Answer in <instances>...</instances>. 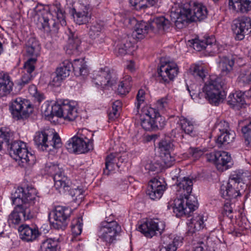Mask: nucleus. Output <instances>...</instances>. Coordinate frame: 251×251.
<instances>
[{
    "label": "nucleus",
    "mask_w": 251,
    "mask_h": 251,
    "mask_svg": "<svg viewBox=\"0 0 251 251\" xmlns=\"http://www.w3.org/2000/svg\"><path fill=\"white\" fill-rule=\"evenodd\" d=\"M118 158L115 153L108 155L105 158V168L103 169V173L105 175H109L111 171L120 167V162H117Z\"/></svg>",
    "instance_id": "nucleus-33"
},
{
    "label": "nucleus",
    "mask_w": 251,
    "mask_h": 251,
    "mask_svg": "<svg viewBox=\"0 0 251 251\" xmlns=\"http://www.w3.org/2000/svg\"><path fill=\"white\" fill-rule=\"evenodd\" d=\"M206 159L213 163L218 170L224 171L228 168V164L231 161V156L229 153L224 151H218L207 153Z\"/></svg>",
    "instance_id": "nucleus-19"
},
{
    "label": "nucleus",
    "mask_w": 251,
    "mask_h": 251,
    "mask_svg": "<svg viewBox=\"0 0 251 251\" xmlns=\"http://www.w3.org/2000/svg\"><path fill=\"white\" fill-rule=\"evenodd\" d=\"M10 109L13 117L17 120L28 117L32 111L29 102L21 98H17L11 101Z\"/></svg>",
    "instance_id": "nucleus-16"
},
{
    "label": "nucleus",
    "mask_w": 251,
    "mask_h": 251,
    "mask_svg": "<svg viewBox=\"0 0 251 251\" xmlns=\"http://www.w3.org/2000/svg\"><path fill=\"white\" fill-rule=\"evenodd\" d=\"M171 26V22L165 17H156L151 19L148 23L142 22L137 24L132 36L140 39H142L148 33L164 34L168 31Z\"/></svg>",
    "instance_id": "nucleus-4"
},
{
    "label": "nucleus",
    "mask_w": 251,
    "mask_h": 251,
    "mask_svg": "<svg viewBox=\"0 0 251 251\" xmlns=\"http://www.w3.org/2000/svg\"><path fill=\"white\" fill-rule=\"evenodd\" d=\"M121 231V226L114 220H105L100 223L98 236L106 243L111 244L116 240V237Z\"/></svg>",
    "instance_id": "nucleus-12"
},
{
    "label": "nucleus",
    "mask_w": 251,
    "mask_h": 251,
    "mask_svg": "<svg viewBox=\"0 0 251 251\" xmlns=\"http://www.w3.org/2000/svg\"><path fill=\"white\" fill-rule=\"evenodd\" d=\"M162 240L166 251H176L178 246L180 243L178 239L173 238L170 236H164Z\"/></svg>",
    "instance_id": "nucleus-37"
},
{
    "label": "nucleus",
    "mask_w": 251,
    "mask_h": 251,
    "mask_svg": "<svg viewBox=\"0 0 251 251\" xmlns=\"http://www.w3.org/2000/svg\"><path fill=\"white\" fill-rule=\"evenodd\" d=\"M165 227V223L164 221L154 219L140 225L138 227V230L147 237L151 238L157 234H161Z\"/></svg>",
    "instance_id": "nucleus-17"
},
{
    "label": "nucleus",
    "mask_w": 251,
    "mask_h": 251,
    "mask_svg": "<svg viewBox=\"0 0 251 251\" xmlns=\"http://www.w3.org/2000/svg\"><path fill=\"white\" fill-rule=\"evenodd\" d=\"M203 227V218L201 215H198L193 218L188 223L187 233L189 235H192L196 231L201 230Z\"/></svg>",
    "instance_id": "nucleus-34"
},
{
    "label": "nucleus",
    "mask_w": 251,
    "mask_h": 251,
    "mask_svg": "<svg viewBox=\"0 0 251 251\" xmlns=\"http://www.w3.org/2000/svg\"><path fill=\"white\" fill-rule=\"evenodd\" d=\"M23 69L25 74L31 75L35 70V66L33 64H24Z\"/></svg>",
    "instance_id": "nucleus-63"
},
{
    "label": "nucleus",
    "mask_w": 251,
    "mask_h": 251,
    "mask_svg": "<svg viewBox=\"0 0 251 251\" xmlns=\"http://www.w3.org/2000/svg\"><path fill=\"white\" fill-rule=\"evenodd\" d=\"M93 133L86 128L79 129L76 134L73 136L80 140L85 141L87 144H92V138Z\"/></svg>",
    "instance_id": "nucleus-44"
},
{
    "label": "nucleus",
    "mask_w": 251,
    "mask_h": 251,
    "mask_svg": "<svg viewBox=\"0 0 251 251\" xmlns=\"http://www.w3.org/2000/svg\"><path fill=\"white\" fill-rule=\"evenodd\" d=\"M243 173L231 175L228 182L221 187L220 193L223 198L230 200L244 194L247 186L243 182Z\"/></svg>",
    "instance_id": "nucleus-7"
},
{
    "label": "nucleus",
    "mask_w": 251,
    "mask_h": 251,
    "mask_svg": "<svg viewBox=\"0 0 251 251\" xmlns=\"http://www.w3.org/2000/svg\"><path fill=\"white\" fill-rule=\"evenodd\" d=\"M31 217L30 208L22 205H16L13 211L9 215L8 222L10 226H13L20 224L22 218L24 220H26Z\"/></svg>",
    "instance_id": "nucleus-21"
},
{
    "label": "nucleus",
    "mask_w": 251,
    "mask_h": 251,
    "mask_svg": "<svg viewBox=\"0 0 251 251\" xmlns=\"http://www.w3.org/2000/svg\"><path fill=\"white\" fill-rule=\"evenodd\" d=\"M32 78V76L30 74H26L25 73L22 77L20 84L21 85H25L28 83Z\"/></svg>",
    "instance_id": "nucleus-62"
},
{
    "label": "nucleus",
    "mask_w": 251,
    "mask_h": 251,
    "mask_svg": "<svg viewBox=\"0 0 251 251\" xmlns=\"http://www.w3.org/2000/svg\"><path fill=\"white\" fill-rule=\"evenodd\" d=\"M207 15V8L204 5L191 2L181 4L176 10L172 11L170 17L178 28H182L188 22L202 20Z\"/></svg>",
    "instance_id": "nucleus-2"
},
{
    "label": "nucleus",
    "mask_w": 251,
    "mask_h": 251,
    "mask_svg": "<svg viewBox=\"0 0 251 251\" xmlns=\"http://www.w3.org/2000/svg\"><path fill=\"white\" fill-rule=\"evenodd\" d=\"M11 200L13 204L22 205L29 208L30 206L39 202V197L36 189L33 187H27L25 189L18 187L12 194Z\"/></svg>",
    "instance_id": "nucleus-10"
},
{
    "label": "nucleus",
    "mask_w": 251,
    "mask_h": 251,
    "mask_svg": "<svg viewBox=\"0 0 251 251\" xmlns=\"http://www.w3.org/2000/svg\"><path fill=\"white\" fill-rule=\"evenodd\" d=\"M158 148L160 155L163 153L170 152L173 148V144L170 141L161 140L158 144Z\"/></svg>",
    "instance_id": "nucleus-49"
},
{
    "label": "nucleus",
    "mask_w": 251,
    "mask_h": 251,
    "mask_svg": "<svg viewBox=\"0 0 251 251\" xmlns=\"http://www.w3.org/2000/svg\"><path fill=\"white\" fill-rule=\"evenodd\" d=\"M73 16L76 24L80 25L89 22L92 16V8L88 5H81L78 9L74 8Z\"/></svg>",
    "instance_id": "nucleus-26"
},
{
    "label": "nucleus",
    "mask_w": 251,
    "mask_h": 251,
    "mask_svg": "<svg viewBox=\"0 0 251 251\" xmlns=\"http://www.w3.org/2000/svg\"><path fill=\"white\" fill-rule=\"evenodd\" d=\"M58 241L49 238L42 242L39 251H57Z\"/></svg>",
    "instance_id": "nucleus-39"
},
{
    "label": "nucleus",
    "mask_w": 251,
    "mask_h": 251,
    "mask_svg": "<svg viewBox=\"0 0 251 251\" xmlns=\"http://www.w3.org/2000/svg\"><path fill=\"white\" fill-rule=\"evenodd\" d=\"M146 170L151 172H159L161 169V165L157 162L150 161L145 166Z\"/></svg>",
    "instance_id": "nucleus-53"
},
{
    "label": "nucleus",
    "mask_w": 251,
    "mask_h": 251,
    "mask_svg": "<svg viewBox=\"0 0 251 251\" xmlns=\"http://www.w3.org/2000/svg\"><path fill=\"white\" fill-rule=\"evenodd\" d=\"M190 72L194 76H198L203 78L208 73L207 69L201 64H193L190 68Z\"/></svg>",
    "instance_id": "nucleus-42"
},
{
    "label": "nucleus",
    "mask_w": 251,
    "mask_h": 251,
    "mask_svg": "<svg viewBox=\"0 0 251 251\" xmlns=\"http://www.w3.org/2000/svg\"><path fill=\"white\" fill-rule=\"evenodd\" d=\"M145 91L143 89H140L138 91V94L136 96V100L135 102V106L137 109H139L140 105L145 101Z\"/></svg>",
    "instance_id": "nucleus-57"
},
{
    "label": "nucleus",
    "mask_w": 251,
    "mask_h": 251,
    "mask_svg": "<svg viewBox=\"0 0 251 251\" xmlns=\"http://www.w3.org/2000/svg\"><path fill=\"white\" fill-rule=\"evenodd\" d=\"M216 40L214 37H204L203 38H196L192 40L191 43L193 48L196 51H199L203 49L209 53L216 51L217 46L215 44Z\"/></svg>",
    "instance_id": "nucleus-20"
},
{
    "label": "nucleus",
    "mask_w": 251,
    "mask_h": 251,
    "mask_svg": "<svg viewBox=\"0 0 251 251\" xmlns=\"http://www.w3.org/2000/svg\"><path fill=\"white\" fill-rule=\"evenodd\" d=\"M34 141L38 148L49 152L53 151L61 146L60 137L53 130L48 129L36 132Z\"/></svg>",
    "instance_id": "nucleus-8"
},
{
    "label": "nucleus",
    "mask_w": 251,
    "mask_h": 251,
    "mask_svg": "<svg viewBox=\"0 0 251 251\" xmlns=\"http://www.w3.org/2000/svg\"><path fill=\"white\" fill-rule=\"evenodd\" d=\"M180 124L182 130L185 133L194 136L197 134L196 124L191 119L182 117L180 120Z\"/></svg>",
    "instance_id": "nucleus-35"
},
{
    "label": "nucleus",
    "mask_w": 251,
    "mask_h": 251,
    "mask_svg": "<svg viewBox=\"0 0 251 251\" xmlns=\"http://www.w3.org/2000/svg\"><path fill=\"white\" fill-rule=\"evenodd\" d=\"M117 81L118 77L115 70L107 67L101 68L93 80L96 85L105 89L112 87Z\"/></svg>",
    "instance_id": "nucleus-14"
},
{
    "label": "nucleus",
    "mask_w": 251,
    "mask_h": 251,
    "mask_svg": "<svg viewBox=\"0 0 251 251\" xmlns=\"http://www.w3.org/2000/svg\"><path fill=\"white\" fill-rule=\"evenodd\" d=\"M155 116H153V127L154 131L162 129L165 126L166 121L165 118L161 116L159 113L158 110L155 109Z\"/></svg>",
    "instance_id": "nucleus-40"
},
{
    "label": "nucleus",
    "mask_w": 251,
    "mask_h": 251,
    "mask_svg": "<svg viewBox=\"0 0 251 251\" xmlns=\"http://www.w3.org/2000/svg\"><path fill=\"white\" fill-rule=\"evenodd\" d=\"M13 83L9 75L4 72H0V97L6 96L12 90Z\"/></svg>",
    "instance_id": "nucleus-31"
},
{
    "label": "nucleus",
    "mask_w": 251,
    "mask_h": 251,
    "mask_svg": "<svg viewBox=\"0 0 251 251\" xmlns=\"http://www.w3.org/2000/svg\"><path fill=\"white\" fill-rule=\"evenodd\" d=\"M160 155L164 167L169 168L174 165L176 160L175 157L171 154L170 152L163 153V154H161Z\"/></svg>",
    "instance_id": "nucleus-48"
},
{
    "label": "nucleus",
    "mask_w": 251,
    "mask_h": 251,
    "mask_svg": "<svg viewBox=\"0 0 251 251\" xmlns=\"http://www.w3.org/2000/svg\"><path fill=\"white\" fill-rule=\"evenodd\" d=\"M225 84L226 81L224 78L217 77L211 78L205 84L202 88V93L197 92L196 90L191 91L188 86L187 89L193 100L198 97L201 99L204 97L211 104L218 105L225 98V94L223 88Z\"/></svg>",
    "instance_id": "nucleus-3"
},
{
    "label": "nucleus",
    "mask_w": 251,
    "mask_h": 251,
    "mask_svg": "<svg viewBox=\"0 0 251 251\" xmlns=\"http://www.w3.org/2000/svg\"><path fill=\"white\" fill-rule=\"evenodd\" d=\"M41 47L38 40L34 37L29 38L26 43V53L28 58L25 63L37 61V58L39 55Z\"/></svg>",
    "instance_id": "nucleus-28"
},
{
    "label": "nucleus",
    "mask_w": 251,
    "mask_h": 251,
    "mask_svg": "<svg viewBox=\"0 0 251 251\" xmlns=\"http://www.w3.org/2000/svg\"><path fill=\"white\" fill-rule=\"evenodd\" d=\"M82 220L80 218L74 220L72 224V231L74 235L77 236L81 233L82 225L81 223Z\"/></svg>",
    "instance_id": "nucleus-50"
},
{
    "label": "nucleus",
    "mask_w": 251,
    "mask_h": 251,
    "mask_svg": "<svg viewBox=\"0 0 251 251\" xmlns=\"http://www.w3.org/2000/svg\"><path fill=\"white\" fill-rule=\"evenodd\" d=\"M166 189V185L156 178L149 182L147 194L152 200H159Z\"/></svg>",
    "instance_id": "nucleus-25"
},
{
    "label": "nucleus",
    "mask_w": 251,
    "mask_h": 251,
    "mask_svg": "<svg viewBox=\"0 0 251 251\" xmlns=\"http://www.w3.org/2000/svg\"><path fill=\"white\" fill-rule=\"evenodd\" d=\"M76 76H86L89 70L86 64H66L56 68L55 71L51 75L50 85L52 87H59L62 82L69 76L71 68Z\"/></svg>",
    "instance_id": "nucleus-6"
},
{
    "label": "nucleus",
    "mask_w": 251,
    "mask_h": 251,
    "mask_svg": "<svg viewBox=\"0 0 251 251\" xmlns=\"http://www.w3.org/2000/svg\"><path fill=\"white\" fill-rule=\"evenodd\" d=\"M28 91L30 95L34 98L35 100L40 103L44 99L43 95L37 91V88L35 85H31L29 86Z\"/></svg>",
    "instance_id": "nucleus-51"
},
{
    "label": "nucleus",
    "mask_w": 251,
    "mask_h": 251,
    "mask_svg": "<svg viewBox=\"0 0 251 251\" xmlns=\"http://www.w3.org/2000/svg\"><path fill=\"white\" fill-rule=\"evenodd\" d=\"M9 152L21 167L26 168L35 163V156L28 151L26 144L24 142L15 141L12 142Z\"/></svg>",
    "instance_id": "nucleus-9"
},
{
    "label": "nucleus",
    "mask_w": 251,
    "mask_h": 251,
    "mask_svg": "<svg viewBox=\"0 0 251 251\" xmlns=\"http://www.w3.org/2000/svg\"><path fill=\"white\" fill-rule=\"evenodd\" d=\"M65 13L59 3L50 7L49 12L43 14L41 17L42 27L47 32L56 33L59 29V24L66 25Z\"/></svg>",
    "instance_id": "nucleus-5"
},
{
    "label": "nucleus",
    "mask_w": 251,
    "mask_h": 251,
    "mask_svg": "<svg viewBox=\"0 0 251 251\" xmlns=\"http://www.w3.org/2000/svg\"><path fill=\"white\" fill-rule=\"evenodd\" d=\"M227 99V103L233 107H240L245 102L244 95L242 92H236L231 94Z\"/></svg>",
    "instance_id": "nucleus-36"
},
{
    "label": "nucleus",
    "mask_w": 251,
    "mask_h": 251,
    "mask_svg": "<svg viewBox=\"0 0 251 251\" xmlns=\"http://www.w3.org/2000/svg\"><path fill=\"white\" fill-rule=\"evenodd\" d=\"M135 40L132 36L126 35L120 39L115 49L117 56H122L130 51L134 48Z\"/></svg>",
    "instance_id": "nucleus-27"
},
{
    "label": "nucleus",
    "mask_w": 251,
    "mask_h": 251,
    "mask_svg": "<svg viewBox=\"0 0 251 251\" xmlns=\"http://www.w3.org/2000/svg\"><path fill=\"white\" fill-rule=\"evenodd\" d=\"M83 192L81 188L77 187L76 188L71 189L69 193L74 201L79 202L82 201L84 198Z\"/></svg>",
    "instance_id": "nucleus-47"
},
{
    "label": "nucleus",
    "mask_w": 251,
    "mask_h": 251,
    "mask_svg": "<svg viewBox=\"0 0 251 251\" xmlns=\"http://www.w3.org/2000/svg\"><path fill=\"white\" fill-rule=\"evenodd\" d=\"M46 170L48 173L53 176L54 186L61 194L65 193L70 186L71 182L68 177L64 175V171L58 165L47 164Z\"/></svg>",
    "instance_id": "nucleus-11"
},
{
    "label": "nucleus",
    "mask_w": 251,
    "mask_h": 251,
    "mask_svg": "<svg viewBox=\"0 0 251 251\" xmlns=\"http://www.w3.org/2000/svg\"><path fill=\"white\" fill-rule=\"evenodd\" d=\"M128 82L126 83L122 81L119 85L118 91L121 95H126L129 92V87L127 84Z\"/></svg>",
    "instance_id": "nucleus-59"
},
{
    "label": "nucleus",
    "mask_w": 251,
    "mask_h": 251,
    "mask_svg": "<svg viewBox=\"0 0 251 251\" xmlns=\"http://www.w3.org/2000/svg\"><path fill=\"white\" fill-rule=\"evenodd\" d=\"M208 250H209V247L207 245V242L201 241L195 245L193 251H207Z\"/></svg>",
    "instance_id": "nucleus-58"
},
{
    "label": "nucleus",
    "mask_w": 251,
    "mask_h": 251,
    "mask_svg": "<svg viewBox=\"0 0 251 251\" xmlns=\"http://www.w3.org/2000/svg\"><path fill=\"white\" fill-rule=\"evenodd\" d=\"M215 130L216 131H219L218 133H222L226 132L230 130L229 124L226 121H220L215 126Z\"/></svg>",
    "instance_id": "nucleus-52"
},
{
    "label": "nucleus",
    "mask_w": 251,
    "mask_h": 251,
    "mask_svg": "<svg viewBox=\"0 0 251 251\" xmlns=\"http://www.w3.org/2000/svg\"><path fill=\"white\" fill-rule=\"evenodd\" d=\"M233 206H234V204L231 203L230 201L226 202L223 206V214L231 218L230 215L233 212Z\"/></svg>",
    "instance_id": "nucleus-55"
},
{
    "label": "nucleus",
    "mask_w": 251,
    "mask_h": 251,
    "mask_svg": "<svg viewBox=\"0 0 251 251\" xmlns=\"http://www.w3.org/2000/svg\"><path fill=\"white\" fill-rule=\"evenodd\" d=\"M54 108V104L50 105L48 102L44 103L42 106V113L48 120L51 121V120L56 116Z\"/></svg>",
    "instance_id": "nucleus-43"
},
{
    "label": "nucleus",
    "mask_w": 251,
    "mask_h": 251,
    "mask_svg": "<svg viewBox=\"0 0 251 251\" xmlns=\"http://www.w3.org/2000/svg\"><path fill=\"white\" fill-rule=\"evenodd\" d=\"M66 148L70 152L84 153L93 149V144L73 137L68 141Z\"/></svg>",
    "instance_id": "nucleus-24"
},
{
    "label": "nucleus",
    "mask_w": 251,
    "mask_h": 251,
    "mask_svg": "<svg viewBox=\"0 0 251 251\" xmlns=\"http://www.w3.org/2000/svg\"><path fill=\"white\" fill-rule=\"evenodd\" d=\"M80 42L77 34L69 29L68 43L66 47V53L69 55L77 53Z\"/></svg>",
    "instance_id": "nucleus-30"
},
{
    "label": "nucleus",
    "mask_w": 251,
    "mask_h": 251,
    "mask_svg": "<svg viewBox=\"0 0 251 251\" xmlns=\"http://www.w3.org/2000/svg\"><path fill=\"white\" fill-rule=\"evenodd\" d=\"M178 68L176 64H163L158 70L160 81L168 83L177 75Z\"/></svg>",
    "instance_id": "nucleus-22"
},
{
    "label": "nucleus",
    "mask_w": 251,
    "mask_h": 251,
    "mask_svg": "<svg viewBox=\"0 0 251 251\" xmlns=\"http://www.w3.org/2000/svg\"><path fill=\"white\" fill-rule=\"evenodd\" d=\"M13 133L8 129H0V150L4 143H8L12 138Z\"/></svg>",
    "instance_id": "nucleus-46"
},
{
    "label": "nucleus",
    "mask_w": 251,
    "mask_h": 251,
    "mask_svg": "<svg viewBox=\"0 0 251 251\" xmlns=\"http://www.w3.org/2000/svg\"><path fill=\"white\" fill-rule=\"evenodd\" d=\"M241 80L244 83L248 84L251 82V69L246 71L240 75Z\"/></svg>",
    "instance_id": "nucleus-60"
},
{
    "label": "nucleus",
    "mask_w": 251,
    "mask_h": 251,
    "mask_svg": "<svg viewBox=\"0 0 251 251\" xmlns=\"http://www.w3.org/2000/svg\"><path fill=\"white\" fill-rule=\"evenodd\" d=\"M71 212V209L69 207L57 206L49 215L52 227L57 229L64 230L67 226V220Z\"/></svg>",
    "instance_id": "nucleus-13"
},
{
    "label": "nucleus",
    "mask_w": 251,
    "mask_h": 251,
    "mask_svg": "<svg viewBox=\"0 0 251 251\" xmlns=\"http://www.w3.org/2000/svg\"><path fill=\"white\" fill-rule=\"evenodd\" d=\"M235 136L234 132L232 130L225 133H218L216 143L219 147L224 144H228L233 141Z\"/></svg>",
    "instance_id": "nucleus-38"
},
{
    "label": "nucleus",
    "mask_w": 251,
    "mask_h": 251,
    "mask_svg": "<svg viewBox=\"0 0 251 251\" xmlns=\"http://www.w3.org/2000/svg\"><path fill=\"white\" fill-rule=\"evenodd\" d=\"M54 110L57 117L63 118L65 120L73 121L77 117V109L75 102L68 100L54 104Z\"/></svg>",
    "instance_id": "nucleus-15"
},
{
    "label": "nucleus",
    "mask_w": 251,
    "mask_h": 251,
    "mask_svg": "<svg viewBox=\"0 0 251 251\" xmlns=\"http://www.w3.org/2000/svg\"><path fill=\"white\" fill-rule=\"evenodd\" d=\"M246 145L251 148V121L242 127L241 129Z\"/></svg>",
    "instance_id": "nucleus-45"
},
{
    "label": "nucleus",
    "mask_w": 251,
    "mask_h": 251,
    "mask_svg": "<svg viewBox=\"0 0 251 251\" xmlns=\"http://www.w3.org/2000/svg\"><path fill=\"white\" fill-rule=\"evenodd\" d=\"M104 23L102 21L96 22L92 24L89 32V36L92 39H96L102 31Z\"/></svg>",
    "instance_id": "nucleus-41"
},
{
    "label": "nucleus",
    "mask_w": 251,
    "mask_h": 251,
    "mask_svg": "<svg viewBox=\"0 0 251 251\" xmlns=\"http://www.w3.org/2000/svg\"><path fill=\"white\" fill-rule=\"evenodd\" d=\"M232 29L237 39H243L246 35H248L251 32V19L246 16L235 19L233 21Z\"/></svg>",
    "instance_id": "nucleus-18"
},
{
    "label": "nucleus",
    "mask_w": 251,
    "mask_h": 251,
    "mask_svg": "<svg viewBox=\"0 0 251 251\" xmlns=\"http://www.w3.org/2000/svg\"><path fill=\"white\" fill-rule=\"evenodd\" d=\"M20 238L26 242H32L39 235L37 228L32 227L27 225H22L18 229Z\"/></svg>",
    "instance_id": "nucleus-29"
},
{
    "label": "nucleus",
    "mask_w": 251,
    "mask_h": 251,
    "mask_svg": "<svg viewBox=\"0 0 251 251\" xmlns=\"http://www.w3.org/2000/svg\"><path fill=\"white\" fill-rule=\"evenodd\" d=\"M176 191L179 198L174 201V211L178 212L179 216H189L198 208L196 198L191 194L193 181L188 177H184L177 180Z\"/></svg>",
    "instance_id": "nucleus-1"
},
{
    "label": "nucleus",
    "mask_w": 251,
    "mask_h": 251,
    "mask_svg": "<svg viewBox=\"0 0 251 251\" xmlns=\"http://www.w3.org/2000/svg\"><path fill=\"white\" fill-rule=\"evenodd\" d=\"M156 104L157 108L159 110H163L168 105L167 100L165 99L158 100Z\"/></svg>",
    "instance_id": "nucleus-64"
},
{
    "label": "nucleus",
    "mask_w": 251,
    "mask_h": 251,
    "mask_svg": "<svg viewBox=\"0 0 251 251\" xmlns=\"http://www.w3.org/2000/svg\"><path fill=\"white\" fill-rule=\"evenodd\" d=\"M242 60L240 58L237 57L236 55L228 54L227 55H224L222 57V63H234L235 62H240Z\"/></svg>",
    "instance_id": "nucleus-54"
},
{
    "label": "nucleus",
    "mask_w": 251,
    "mask_h": 251,
    "mask_svg": "<svg viewBox=\"0 0 251 251\" xmlns=\"http://www.w3.org/2000/svg\"><path fill=\"white\" fill-rule=\"evenodd\" d=\"M230 9L241 13H247L251 10V0H229Z\"/></svg>",
    "instance_id": "nucleus-32"
},
{
    "label": "nucleus",
    "mask_w": 251,
    "mask_h": 251,
    "mask_svg": "<svg viewBox=\"0 0 251 251\" xmlns=\"http://www.w3.org/2000/svg\"><path fill=\"white\" fill-rule=\"evenodd\" d=\"M189 153L195 159H198L203 154V151L198 148H190L189 150Z\"/></svg>",
    "instance_id": "nucleus-56"
},
{
    "label": "nucleus",
    "mask_w": 251,
    "mask_h": 251,
    "mask_svg": "<svg viewBox=\"0 0 251 251\" xmlns=\"http://www.w3.org/2000/svg\"><path fill=\"white\" fill-rule=\"evenodd\" d=\"M234 64H222L221 67L222 73L223 75H226L230 72L233 68Z\"/></svg>",
    "instance_id": "nucleus-61"
},
{
    "label": "nucleus",
    "mask_w": 251,
    "mask_h": 251,
    "mask_svg": "<svg viewBox=\"0 0 251 251\" xmlns=\"http://www.w3.org/2000/svg\"><path fill=\"white\" fill-rule=\"evenodd\" d=\"M141 126L146 131H154L153 116H155V108L149 106L143 107L139 114Z\"/></svg>",
    "instance_id": "nucleus-23"
}]
</instances>
